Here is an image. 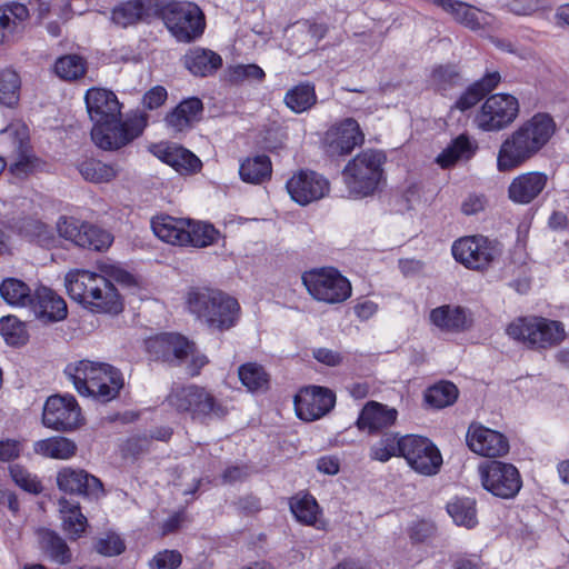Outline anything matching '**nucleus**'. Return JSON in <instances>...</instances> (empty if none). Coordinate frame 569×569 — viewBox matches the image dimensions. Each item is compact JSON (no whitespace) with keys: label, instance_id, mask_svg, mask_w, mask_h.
<instances>
[{"label":"nucleus","instance_id":"nucleus-1","mask_svg":"<svg viewBox=\"0 0 569 569\" xmlns=\"http://www.w3.org/2000/svg\"><path fill=\"white\" fill-rule=\"evenodd\" d=\"M556 131L553 119L547 113L535 114L508 136L500 146L497 168L511 171L533 158L551 139Z\"/></svg>","mask_w":569,"mask_h":569},{"label":"nucleus","instance_id":"nucleus-2","mask_svg":"<svg viewBox=\"0 0 569 569\" xmlns=\"http://www.w3.org/2000/svg\"><path fill=\"white\" fill-rule=\"evenodd\" d=\"M166 401L178 413L188 415L201 423L227 415L226 407L204 387L197 385L173 387Z\"/></svg>","mask_w":569,"mask_h":569},{"label":"nucleus","instance_id":"nucleus-3","mask_svg":"<svg viewBox=\"0 0 569 569\" xmlns=\"http://www.w3.org/2000/svg\"><path fill=\"white\" fill-rule=\"evenodd\" d=\"M385 161V153L373 149H367L352 158L342 171L349 194L353 198L373 194L383 179Z\"/></svg>","mask_w":569,"mask_h":569},{"label":"nucleus","instance_id":"nucleus-4","mask_svg":"<svg viewBox=\"0 0 569 569\" xmlns=\"http://www.w3.org/2000/svg\"><path fill=\"white\" fill-rule=\"evenodd\" d=\"M507 335L535 350L555 348L567 337L561 321L538 316L515 319L507 327Z\"/></svg>","mask_w":569,"mask_h":569},{"label":"nucleus","instance_id":"nucleus-5","mask_svg":"<svg viewBox=\"0 0 569 569\" xmlns=\"http://www.w3.org/2000/svg\"><path fill=\"white\" fill-rule=\"evenodd\" d=\"M157 17L161 18L170 33L179 41L189 43L201 37L206 20L193 2L160 0Z\"/></svg>","mask_w":569,"mask_h":569},{"label":"nucleus","instance_id":"nucleus-6","mask_svg":"<svg viewBox=\"0 0 569 569\" xmlns=\"http://www.w3.org/2000/svg\"><path fill=\"white\" fill-rule=\"evenodd\" d=\"M147 124L148 116L137 112L123 121L117 118V120L93 124L91 139L102 150H119L141 136Z\"/></svg>","mask_w":569,"mask_h":569},{"label":"nucleus","instance_id":"nucleus-7","mask_svg":"<svg viewBox=\"0 0 569 569\" xmlns=\"http://www.w3.org/2000/svg\"><path fill=\"white\" fill-rule=\"evenodd\" d=\"M502 249L497 240L485 236H467L452 244L453 258L470 270L485 271L501 256Z\"/></svg>","mask_w":569,"mask_h":569},{"label":"nucleus","instance_id":"nucleus-8","mask_svg":"<svg viewBox=\"0 0 569 569\" xmlns=\"http://www.w3.org/2000/svg\"><path fill=\"white\" fill-rule=\"evenodd\" d=\"M302 282L316 300L326 303H340L351 296L350 281L333 268L306 272Z\"/></svg>","mask_w":569,"mask_h":569},{"label":"nucleus","instance_id":"nucleus-9","mask_svg":"<svg viewBox=\"0 0 569 569\" xmlns=\"http://www.w3.org/2000/svg\"><path fill=\"white\" fill-rule=\"evenodd\" d=\"M187 306L191 313L202 319L208 326H221L230 323L229 318H214V308L222 310L226 315H230L232 309H240L236 299L227 296L226 293L209 289V288H193L188 292Z\"/></svg>","mask_w":569,"mask_h":569},{"label":"nucleus","instance_id":"nucleus-10","mask_svg":"<svg viewBox=\"0 0 569 569\" xmlns=\"http://www.w3.org/2000/svg\"><path fill=\"white\" fill-rule=\"evenodd\" d=\"M482 487L501 499L515 498L522 487L519 470L508 462L490 460L479 465Z\"/></svg>","mask_w":569,"mask_h":569},{"label":"nucleus","instance_id":"nucleus-11","mask_svg":"<svg viewBox=\"0 0 569 569\" xmlns=\"http://www.w3.org/2000/svg\"><path fill=\"white\" fill-rule=\"evenodd\" d=\"M6 132L11 139L8 168L17 180H24L36 170V156L31 143L29 128L23 123L11 124Z\"/></svg>","mask_w":569,"mask_h":569},{"label":"nucleus","instance_id":"nucleus-12","mask_svg":"<svg viewBox=\"0 0 569 569\" xmlns=\"http://www.w3.org/2000/svg\"><path fill=\"white\" fill-rule=\"evenodd\" d=\"M519 113L518 100L506 93L490 96L476 116V123L483 131H499L515 121Z\"/></svg>","mask_w":569,"mask_h":569},{"label":"nucleus","instance_id":"nucleus-13","mask_svg":"<svg viewBox=\"0 0 569 569\" xmlns=\"http://www.w3.org/2000/svg\"><path fill=\"white\" fill-rule=\"evenodd\" d=\"M403 458L418 473L425 476L437 475L442 466V456L439 449L428 438L408 435L403 437Z\"/></svg>","mask_w":569,"mask_h":569},{"label":"nucleus","instance_id":"nucleus-14","mask_svg":"<svg viewBox=\"0 0 569 569\" xmlns=\"http://www.w3.org/2000/svg\"><path fill=\"white\" fill-rule=\"evenodd\" d=\"M81 410L73 397L52 396L43 406L42 423L56 430L69 431L81 425Z\"/></svg>","mask_w":569,"mask_h":569},{"label":"nucleus","instance_id":"nucleus-15","mask_svg":"<svg viewBox=\"0 0 569 569\" xmlns=\"http://www.w3.org/2000/svg\"><path fill=\"white\" fill-rule=\"evenodd\" d=\"M192 349L193 342L178 333H162L147 341V351L151 359L172 366L186 362Z\"/></svg>","mask_w":569,"mask_h":569},{"label":"nucleus","instance_id":"nucleus-16","mask_svg":"<svg viewBox=\"0 0 569 569\" xmlns=\"http://www.w3.org/2000/svg\"><path fill=\"white\" fill-rule=\"evenodd\" d=\"M58 230L61 237L74 242L77 246L102 251L108 249L112 243V236L90 223L79 222L77 220H63L58 223Z\"/></svg>","mask_w":569,"mask_h":569},{"label":"nucleus","instance_id":"nucleus-17","mask_svg":"<svg viewBox=\"0 0 569 569\" xmlns=\"http://www.w3.org/2000/svg\"><path fill=\"white\" fill-rule=\"evenodd\" d=\"M287 190L293 201L301 206L318 201L328 194L329 181L315 171L300 170L287 181Z\"/></svg>","mask_w":569,"mask_h":569},{"label":"nucleus","instance_id":"nucleus-18","mask_svg":"<svg viewBox=\"0 0 569 569\" xmlns=\"http://www.w3.org/2000/svg\"><path fill=\"white\" fill-rule=\"evenodd\" d=\"M336 397L327 388L306 387L295 396V408L298 417L313 421L328 413L335 406Z\"/></svg>","mask_w":569,"mask_h":569},{"label":"nucleus","instance_id":"nucleus-19","mask_svg":"<svg viewBox=\"0 0 569 569\" xmlns=\"http://www.w3.org/2000/svg\"><path fill=\"white\" fill-rule=\"evenodd\" d=\"M365 134L353 118H346L333 124L325 136L327 153L331 157L346 156L360 146Z\"/></svg>","mask_w":569,"mask_h":569},{"label":"nucleus","instance_id":"nucleus-20","mask_svg":"<svg viewBox=\"0 0 569 569\" xmlns=\"http://www.w3.org/2000/svg\"><path fill=\"white\" fill-rule=\"evenodd\" d=\"M29 8L21 2L9 1L0 6V46L19 41L30 26Z\"/></svg>","mask_w":569,"mask_h":569},{"label":"nucleus","instance_id":"nucleus-21","mask_svg":"<svg viewBox=\"0 0 569 569\" xmlns=\"http://www.w3.org/2000/svg\"><path fill=\"white\" fill-rule=\"evenodd\" d=\"M467 445L477 455L497 458L509 452V441L499 431L481 425H471L467 432Z\"/></svg>","mask_w":569,"mask_h":569},{"label":"nucleus","instance_id":"nucleus-22","mask_svg":"<svg viewBox=\"0 0 569 569\" xmlns=\"http://www.w3.org/2000/svg\"><path fill=\"white\" fill-rule=\"evenodd\" d=\"M327 31L328 27L323 23L298 21L286 30L287 49L291 54L302 56L313 50Z\"/></svg>","mask_w":569,"mask_h":569},{"label":"nucleus","instance_id":"nucleus-23","mask_svg":"<svg viewBox=\"0 0 569 569\" xmlns=\"http://www.w3.org/2000/svg\"><path fill=\"white\" fill-rule=\"evenodd\" d=\"M84 100L93 124H101L121 117V104L111 90L91 88L87 91Z\"/></svg>","mask_w":569,"mask_h":569},{"label":"nucleus","instance_id":"nucleus-24","mask_svg":"<svg viewBox=\"0 0 569 569\" xmlns=\"http://www.w3.org/2000/svg\"><path fill=\"white\" fill-rule=\"evenodd\" d=\"M57 485L60 490L88 498H98L103 493L100 479L83 469L62 468L57 475Z\"/></svg>","mask_w":569,"mask_h":569},{"label":"nucleus","instance_id":"nucleus-25","mask_svg":"<svg viewBox=\"0 0 569 569\" xmlns=\"http://www.w3.org/2000/svg\"><path fill=\"white\" fill-rule=\"evenodd\" d=\"M103 278L106 276H102L101 272L73 269L66 274L64 286L69 297L87 308L91 297L98 292L99 284H102Z\"/></svg>","mask_w":569,"mask_h":569},{"label":"nucleus","instance_id":"nucleus-26","mask_svg":"<svg viewBox=\"0 0 569 569\" xmlns=\"http://www.w3.org/2000/svg\"><path fill=\"white\" fill-rule=\"evenodd\" d=\"M160 0H128L112 9L111 20L114 24L127 28L151 17H157Z\"/></svg>","mask_w":569,"mask_h":569},{"label":"nucleus","instance_id":"nucleus-27","mask_svg":"<svg viewBox=\"0 0 569 569\" xmlns=\"http://www.w3.org/2000/svg\"><path fill=\"white\" fill-rule=\"evenodd\" d=\"M398 411L377 401H369L361 410L357 427L360 431L375 435L395 425Z\"/></svg>","mask_w":569,"mask_h":569},{"label":"nucleus","instance_id":"nucleus-28","mask_svg":"<svg viewBox=\"0 0 569 569\" xmlns=\"http://www.w3.org/2000/svg\"><path fill=\"white\" fill-rule=\"evenodd\" d=\"M202 112L203 103L199 98H187L167 113L164 122L174 133L186 132L200 121Z\"/></svg>","mask_w":569,"mask_h":569},{"label":"nucleus","instance_id":"nucleus-29","mask_svg":"<svg viewBox=\"0 0 569 569\" xmlns=\"http://www.w3.org/2000/svg\"><path fill=\"white\" fill-rule=\"evenodd\" d=\"M430 322L442 331L460 332L472 325V313L460 306L443 305L430 311Z\"/></svg>","mask_w":569,"mask_h":569},{"label":"nucleus","instance_id":"nucleus-30","mask_svg":"<svg viewBox=\"0 0 569 569\" xmlns=\"http://www.w3.org/2000/svg\"><path fill=\"white\" fill-rule=\"evenodd\" d=\"M548 177L543 172L530 171L516 177L509 188V198L521 204L530 203L546 188Z\"/></svg>","mask_w":569,"mask_h":569},{"label":"nucleus","instance_id":"nucleus-31","mask_svg":"<svg viewBox=\"0 0 569 569\" xmlns=\"http://www.w3.org/2000/svg\"><path fill=\"white\" fill-rule=\"evenodd\" d=\"M433 3L449 13L453 20L471 30L482 29L489 23V14L458 0H433Z\"/></svg>","mask_w":569,"mask_h":569},{"label":"nucleus","instance_id":"nucleus-32","mask_svg":"<svg viewBox=\"0 0 569 569\" xmlns=\"http://www.w3.org/2000/svg\"><path fill=\"white\" fill-rule=\"evenodd\" d=\"M103 362H92L89 360H80L74 363H69L64 373L72 381L74 388L81 396H89L96 381H98L100 375L98 373L102 369Z\"/></svg>","mask_w":569,"mask_h":569},{"label":"nucleus","instance_id":"nucleus-33","mask_svg":"<svg viewBox=\"0 0 569 569\" xmlns=\"http://www.w3.org/2000/svg\"><path fill=\"white\" fill-rule=\"evenodd\" d=\"M58 507L62 522V530L71 540H77L82 537L88 527V520L81 512L80 503L72 499L62 497L58 500Z\"/></svg>","mask_w":569,"mask_h":569},{"label":"nucleus","instance_id":"nucleus-34","mask_svg":"<svg viewBox=\"0 0 569 569\" xmlns=\"http://www.w3.org/2000/svg\"><path fill=\"white\" fill-rule=\"evenodd\" d=\"M189 220L170 216H158L151 220L153 233L162 241L174 246H186Z\"/></svg>","mask_w":569,"mask_h":569},{"label":"nucleus","instance_id":"nucleus-35","mask_svg":"<svg viewBox=\"0 0 569 569\" xmlns=\"http://www.w3.org/2000/svg\"><path fill=\"white\" fill-rule=\"evenodd\" d=\"M68 315L67 303L62 297L47 287H38V321L58 322Z\"/></svg>","mask_w":569,"mask_h":569},{"label":"nucleus","instance_id":"nucleus-36","mask_svg":"<svg viewBox=\"0 0 569 569\" xmlns=\"http://www.w3.org/2000/svg\"><path fill=\"white\" fill-rule=\"evenodd\" d=\"M97 313L118 315L123 310V300L109 278H103L102 284H99L98 292L91 297L87 308Z\"/></svg>","mask_w":569,"mask_h":569},{"label":"nucleus","instance_id":"nucleus-37","mask_svg":"<svg viewBox=\"0 0 569 569\" xmlns=\"http://www.w3.org/2000/svg\"><path fill=\"white\" fill-rule=\"evenodd\" d=\"M38 543L42 553L52 562L68 565L72 561V552L66 540L56 531L38 530Z\"/></svg>","mask_w":569,"mask_h":569},{"label":"nucleus","instance_id":"nucleus-38","mask_svg":"<svg viewBox=\"0 0 569 569\" xmlns=\"http://www.w3.org/2000/svg\"><path fill=\"white\" fill-rule=\"evenodd\" d=\"M183 64L192 74L207 77L222 66V59L209 49L197 47L184 54Z\"/></svg>","mask_w":569,"mask_h":569},{"label":"nucleus","instance_id":"nucleus-39","mask_svg":"<svg viewBox=\"0 0 569 569\" xmlns=\"http://www.w3.org/2000/svg\"><path fill=\"white\" fill-rule=\"evenodd\" d=\"M478 146L469 136L462 133L455 138L437 157L436 162L441 168H449L460 160H469Z\"/></svg>","mask_w":569,"mask_h":569},{"label":"nucleus","instance_id":"nucleus-40","mask_svg":"<svg viewBox=\"0 0 569 569\" xmlns=\"http://www.w3.org/2000/svg\"><path fill=\"white\" fill-rule=\"evenodd\" d=\"M96 386L92 387L89 396L110 401L116 398L123 387V379L120 371L108 363H102L101 371Z\"/></svg>","mask_w":569,"mask_h":569},{"label":"nucleus","instance_id":"nucleus-41","mask_svg":"<svg viewBox=\"0 0 569 569\" xmlns=\"http://www.w3.org/2000/svg\"><path fill=\"white\" fill-rule=\"evenodd\" d=\"M501 77L499 72H489L480 80L472 83L456 101V108L466 111L476 106L486 94L491 92L499 84Z\"/></svg>","mask_w":569,"mask_h":569},{"label":"nucleus","instance_id":"nucleus-42","mask_svg":"<svg viewBox=\"0 0 569 569\" xmlns=\"http://www.w3.org/2000/svg\"><path fill=\"white\" fill-rule=\"evenodd\" d=\"M161 159L181 174L194 173L201 169L200 159L188 149L180 146H168L162 151Z\"/></svg>","mask_w":569,"mask_h":569},{"label":"nucleus","instance_id":"nucleus-43","mask_svg":"<svg viewBox=\"0 0 569 569\" xmlns=\"http://www.w3.org/2000/svg\"><path fill=\"white\" fill-rule=\"evenodd\" d=\"M283 102L295 113L309 111L318 102L316 86L309 81L298 83L286 92Z\"/></svg>","mask_w":569,"mask_h":569},{"label":"nucleus","instance_id":"nucleus-44","mask_svg":"<svg viewBox=\"0 0 569 569\" xmlns=\"http://www.w3.org/2000/svg\"><path fill=\"white\" fill-rule=\"evenodd\" d=\"M272 172L271 161L268 156L260 154L246 159L239 169L242 181L260 184L270 179Z\"/></svg>","mask_w":569,"mask_h":569},{"label":"nucleus","instance_id":"nucleus-45","mask_svg":"<svg viewBox=\"0 0 569 569\" xmlns=\"http://www.w3.org/2000/svg\"><path fill=\"white\" fill-rule=\"evenodd\" d=\"M78 171L81 177L91 183H108L119 173V168L114 164H107L98 159H86L78 164Z\"/></svg>","mask_w":569,"mask_h":569},{"label":"nucleus","instance_id":"nucleus-46","mask_svg":"<svg viewBox=\"0 0 569 569\" xmlns=\"http://www.w3.org/2000/svg\"><path fill=\"white\" fill-rule=\"evenodd\" d=\"M290 510L299 522L306 526H316L317 529H326L323 521H317L319 506L312 496L305 495L291 498Z\"/></svg>","mask_w":569,"mask_h":569},{"label":"nucleus","instance_id":"nucleus-47","mask_svg":"<svg viewBox=\"0 0 569 569\" xmlns=\"http://www.w3.org/2000/svg\"><path fill=\"white\" fill-rule=\"evenodd\" d=\"M403 437L396 432H385L381 438L370 447L369 456L372 460L386 462L392 457H403Z\"/></svg>","mask_w":569,"mask_h":569},{"label":"nucleus","instance_id":"nucleus-48","mask_svg":"<svg viewBox=\"0 0 569 569\" xmlns=\"http://www.w3.org/2000/svg\"><path fill=\"white\" fill-rule=\"evenodd\" d=\"M21 79L11 69H0V104L16 108L20 101Z\"/></svg>","mask_w":569,"mask_h":569},{"label":"nucleus","instance_id":"nucleus-49","mask_svg":"<svg viewBox=\"0 0 569 569\" xmlns=\"http://www.w3.org/2000/svg\"><path fill=\"white\" fill-rule=\"evenodd\" d=\"M238 376L249 391H262L268 388L269 375L257 362H247L239 367Z\"/></svg>","mask_w":569,"mask_h":569},{"label":"nucleus","instance_id":"nucleus-50","mask_svg":"<svg viewBox=\"0 0 569 569\" xmlns=\"http://www.w3.org/2000/svg\"><path fill=\"white\" fill-rule=\"evenodd\" d=\"M38 450L46 457L67 460L77 452V445L64 437H52L38 442Z\"/></svg>","mask_w":569,"mask_h":569},{"label":"nucleus","instance_id":"nucleus-51","mask_svg":"<svg viewBox=\"0 0 569 569\" xmlns=\"http://www.w3.org/2000/svg\"><path fill=\"white\" fill-rule=\"evenodd\" d=\"M0 295L11 306L24 307L32 301L29 287L16 278H8L1 282Z\"/></svg>","mask_w":569,"mask_h":569},{"label":"nucleus","instance_id":"nucleus-52","mask_svg":"<svg viewBox=\"0 0 569 569\" xmlns=\"http://www.w3.org/2000/svg\"><path fill=\"white\" fill-rule=\"evenodd\" d=\"M54 71L59 78L73 81L86 74L87 62L78 54H67L56 61Z\"/></svg>","mask_w":569,"mask_h":569},{"label":"nucleus","instance_id":"nucleus-53","mask_svg":"<svg viewBox=\"0 0 569 569\" xmlns=\"http://www.w3.org/2000/svg\"><path fill=\"white\" fill-rule=\"evenodd\" d=\"M0 335L8 345L13 347L23 346L29 339L26 323L14 316H7L0 319Z\"/></svg>","mask_w":569,"mask_h":569},{"label":"nucleus","instance_id":"nucleus-54","mask_svg":"<svg viewBox=\"0 0 569 569\" xmlns=\"http://www.w3.org/2000/svg\"><path fill=\"white\" fill-rule=\"evenodd\" d=\"M458 398L457 387L449 381H442L427 389L426 401L438 409L451 406Z\"/></svg>","mask_w":569,"mask_h":569},{"label":"nucleus","instance_id":"nucleus-55","mask_svg":"<svg viewBox=\"0 0 569 569\" xmlns=\"http://www.w3.org/2000/svg\"><path fill=\"white\" fill-rule=\"evenodd\" d=\"M447 511L459 526L472 528L477 523L475 501L471 499H455L447 505Z\"/></svg>","mask_w":569,"mask_h":569},{"label":"nucleus","instance_id":"nucleus-56","mask_svg":"<svg viewBox=\"0 0 569 569\" xmlns=\"http://www.w3.org/2000/svg\"><path fill=\"white\" fill-rule=\"evenodd\" d=\"M187 234L189 238L186 240V246L190 244L197 248H204L217 240L219 232L212 224L189 220Z\"/></svg>","mask_w":569,"mask_h":569},{"label":"nucleus","instance_id":"nucleus-57","mask_svg":"<svg viewBox=\"0 0 569 569\" xmlns=\"http://www.w3.org/2000/svg\"><path fill=\"white\" fill-rule=\"evenodd\" d=\"M98 268L102 276L110 279L111 283L114 281L127 287L136 284L133 276L117 264L103 262L99 263Z\"/></svg>","mask_w":569,"mask_h":569},{"label":"nucleus","instance_id":"nucleus-58","mask_svg":"<svg viewBox=\"0 0 569 569\" xmlns=\"http://www.w3.org/2000/svg\"><path fill=\"white\" fill-rule=\"evenodd\" d=\"M182 561V556L177 550H163L158 552L149 562L150 569H177Z\"/></svg>","mask_w":569,"mask_h":569},{"label":"nucleus","instance_id":"nucleus-59","mask_svg":"<svg viewBox=\"0 0 569 569\" xmlns=\"http://www.w3.org/2000/svg\"><path fill=\"white\" fill-rule=\"evenodd\" d=\"M124 549L126 547L123 541L117 535H108L96 543V550L108 557L120 555Z\"/></svg>","mask_w":569,"mask_h":569},{"label":"nucleus","instance_id":"nucleus-60","mask_svg":"<svg viewBox=\"0 0 569 569\" xmlns=\"http://www.w3.org/2000/svg\"><path fill=\"white\" fill-rule=\"evenodd\" d=\"M12 480L28 492H36V481L30 473L20 465L9 467Z\"/></svg>","mask_w":569,"mask_h":569},{"label":"nucleus","instance_id":"nucleus-61","mask_svg":"<svg viewBox=\"0 0 569 569\" xmlns=\"http://www.w3.org/2000/svg\"><path fill=\"white\" fill-rule=\"evenodd\" d=\"M168 98V92L164 87L156 86L148 90L142 98L144 108L154 110L161 107Z\"/></svg>","mask_w":569,"mask_h":569},{"label":"nucleus","instance_id":"nucleus-62","mask_svg":"<svg viewBox=\"0 0 569 569\" xmlns=\"http://www.w3.org/2000/svg\"><path fill=\"white\" fill-rule=\"evenodd\" d=\"M264 76V71L257 64L237 66L232 71V78L237 81L244 79L261 81Z\"/></svg>","mask_w":569,"mask_h":569},{"label":"nucleus","instance_id":"nucleus-63","mask_svg":"<svg viewBox=\"0 0 569 569\" xmlns=\"http://www.w3.org/2000/svg\"><path fill=\"white\" fill-rule=\"evenodd\" d=\"M11 228L21 236L33 239L36 230V221L32 216L14 217L11 221Z\"/></svg>","mask_w":569,"mask_h":569},{"label":"nucleus","instance_id":"nucleus-64","mask_svg":"<svg viewBox=\"0 0 569 569\" xmlns=\"http://www.w3.org/2000/svg\"><path fill=\"white\" fill-rule=\"evenodd\" d=\"M459 78V73L455 67L446 66L439 67L432 72V80L440 87H446L447 84H453Z\"/></svg>","mask_w":569,"mask_h":569}]
</instances>
